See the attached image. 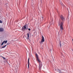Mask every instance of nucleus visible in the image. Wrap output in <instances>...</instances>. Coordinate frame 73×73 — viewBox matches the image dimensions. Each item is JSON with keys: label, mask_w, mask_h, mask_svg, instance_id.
<instances>
[{"label": "nucleus", "mask_w": 73, "mask_h": 73, "mask_svg": "<svg viewBox=\"0 0 73 73\" xmlns=\"http://www.w3.org/2000/svg\"><path fill=\"white\" fill-rule=\"evenodd\" d=\"M42 38L41 40V42H40V43H41V42H44L45 41V40H44V37L43 36H42Z\"/></svg>", "instance_id": "20e7f679"}, {"label": "nucleus", "mask_w": 73, "mask_h": 73, "mask_svg": "<svg viewBox=\"0 0 73 73\" xmlns=\"http://www.w3.org/2000/svg\"><path fill=\"white\" fill-rule=\"evenodd\" d=\"M44 19V17L42 16L40 18V20L41 21H42L43 20V19Z\"/></svg>", "instance_id": "1a4fd4ad"}, {"label": "nucleus", "mask_w": 73, "mask_h": 73, "mask_svg": "<svg viewBox=\"0 0 73 73\" xmlns=\"http://www.w3.org/2000/svg\"><path fill=\"white\" fill-rule=\"evenodd\" d=\"M50 52H52V49H50Z\"/></svg>", "instance_id": "f3484780"}, {"label": "nucleus", "mask_w": 73, "mask_h": 73, "mask_svg": "<svg viewBox=\"0 0 73 73\" xmlns=\"http://www.w3.org/2000/svg\"><path fill=\"white\" fill-rule=\"evenodd\" d=\"M9 44H9L8 43H7V44H6V45H9Z\"/></svg>", "instance_id": "2eb2a0df"}, {"label": "nucleus", "mask_w": 73, "mask_h": 73, "mask_svg": "<svg viewBox=\"0 0 73 73\" xmlns=\"http://www.w3.org/2000/svg\"><path fill=\"white\" fill-rule=\"evenodd\" d=\"M0 23H1V24H2L3 23V21H2L1 20H0Z\"/></svg>", "instance_id": "ddd939ff"}, {"label": "nucleus", "mask_w": 73, "mask_h": 73, "mask_svg": "<svg viewBox=\"0 0 73 73\" xmlns=\"http://www.w3.org/2000/svg\"><path fill=\"white\" fill-rule=\"evenodd\" d=\"M59 45H60V47H61V42H60L59 43Z\"/></svg>", "instance_id": "4468645a"}, {"label": "nucleus", "mask_w": 73, "mask_h": 73, "mask_svg": "<svg viewBox=\"0 0 73 73\" xmlns=\"http://www.w3.org/2000/svg\"><path fill=\"white\" fill-rule=\"evenodd\" d=\"M7 42H8L7 40H4L3 42L2 43L1 45L2 46V45L4 44V43H5V44H7Z\"/></svg>", "instance_id": "39448f33"}, {"label": "nucleus", "mask_w": 73, "mask_h": 73, "mask_svg": "<svg viewBox=\"0 0 73 73\" xmlns=\"http://www.w3.org/2000/svg\"><path fill=\"white\" fill-rule=\"evenodd\" d=\"M26 26L25 25L24 27H22V30H25V29H26Z\"/></svg>", "instance_id": "0eeeda50"}, {"label": "nucleus", "mask_w": 73, "mask_h": 73, "mask_svg": "<svg viewBox=\"0 0 73 73\" xmlns=\"http://www.w3.org/2000/svg\"><path fill=\"white\" fill-rule=\"evenodd\" d=\"M4 31V29L3 28H0V32H3Z\"/></svg>", "instance_id": "6e6552de"}, {"label": "nucleus", "mask_w": 73, "mask_h": 73, "mask_svg": "<svg viewBox=\"0 0 73 73\" xmlns=\"http://www.w3.org/2000/svg\"><path fill=\"white\" fill-rule=\"evenodd\" d=\"M27 39H29V33H28L27 34Z\"/></svg>", "instance_id": "9d476101"}, {"label": "nucleus", "mask_w": 73, "mask_h": 73, "mask_svg": "<svg viewBox=\"0 0 73 73\" xmlns=\"http://www.w3.org/2000/svg\"><path fill=\"white\" fill-rule=\"evenodd\" d=\"M36 58V59L38 61V62H39V70H41V67H42V62H41V60H40L38 58V56L37 55V53H36L35 54Z\"/></svg>", "instance_id": "f257e3e1"}, {"label": "nucleus", "mask_w": 73, "mask_h": 73, "mask_svg": "<svg viewBox=\"0 0 73 73\" xmlns=\"http://www.w3.org/2000/svg\"><path fill=\"white\" fill-rule=\"evenodd\" d=\"M29 58L28 59V69H29Z\"/></svg>", "instance_id": "423d86ee"}, {"label": "nucleus", "mask_w": 73, "mask_h": 73, "mask_svg": "<svg viewBox=\"0 0 73 73\" xmlns=\"http://www.w3.org/2000/svg\"><path fill=\"white\" fill-rule=\"evenodd\" d=\"M6 46H7V45H6L5 46H2V48H5V47Z\"/></svg>", "instance_id": "9b49d317"}, {"label": "nucleus", "mask_w": 73, "mask_h": 73, "mask_svg": "<svg viewBox=\"0 0 73 73\" xmlns=\"http://www.w3.org/2000/svg\"><path fill=\"white\" fill-rule=\"evenodd\" d=\"M3 60H5V58L4 57H3Z\"/></svg>", "instance_id": "dca6fc26"}, {"label": "nucleus", "mask_w": 73, "mask_h": 73, "mask_svg": "<svg viewBox=\"0 0 73 73\" xmlns=\"http://www.w3.org/2000/svg\"><path fill=\"white\" fill-rule=\"evenodd\" d=\"M28 30H29V31H31V29H28Z\"/></svg>", "instance_id": "a211bd4d"}, {"label": "nucleus", "mask_w": 73, "mask_h": 73, "mask_svg": "<svg viewBox=\"0 0 73 73\" xmlns=\"http://www.w3.org/2000/svg\"><path fill=\"white\" fill-rule=\"evenodd\" d=\"M60 19L62 20V22L65 21V18L64 17V16L62 15H61L60 16Z\"/></svg>", "instance_id": "7ed1b4c3"}, {"label": "nucleus", "mask_w": 73, "mask_h": 73, "mask_svg": "<svg viewBox=\"0 0 73 73\" xmlns=\"http://www.w3.org/2000/svg\"><path fill=\"white\" fill-rule=\"evenodd\" d=\"M57 71H58V72H61V71H60V69H58V70H57Z\"/></svg>", "instance_id": "f8f14e48"}, {"label": "nucleus", "mask_w": 73, "mask_h": 73, "mask_svg": "<svg viewBox=\"0 0 73 73\" xmlns=\"http://www.w3.org/2000/svg\"><path fill=\"white\" fill-rule=\"evenodd\" d=\"M58 24L59 25H60V31H62L64 29H63V27H62L63 26V23L62 22H61V21H59V22H58Z\"/></svg>", "instance_id": "f03ea898"}]
</instances>
